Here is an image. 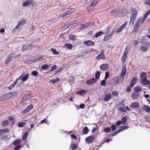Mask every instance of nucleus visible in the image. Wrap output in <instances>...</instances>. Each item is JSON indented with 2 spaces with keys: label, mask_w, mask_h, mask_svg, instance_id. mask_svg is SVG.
<instances>
[{
  "label": "nucleus",
  "mask_w": 150,
  "mask_h": 150,
  "mask_svg": "<svg viewBox=\"0 0 150 150\" xmlns=\"http://www.w3.org/2000/svg\"><path fill=\"white\" fill-rule=\"evenodd\" d=\"M17 93L16 92H13L12 93H7L6 95L8 97V99L13 98V97L16 95Z\"/></svg>",
  "instance_id": "obj_21"
},
{
  "label": "nucleus",
  "mask_w": 150,
  "mask_h": 150,
  "mask_svg": "<svg viewBox=\"0 0 150 150\" xmlns=\"http://www.w3.org/2000/svg\"><path fill=\"white\" fill-rule=\"evenodd\" d=\"M131 15L130 17L129 24L133 25L134 20L135 19L137 15V11L135 9L132 8L131 9Z\"/></svg>",
  "instance_id": "obj_2"
},
{
  "label": "nucleus",
  "mask_w": 150,
  "mask_h": 150,
  "mask_svg": "<svg viewBox=\"0 0 150 150\" xmlns=\"http://www.w3.org/2000/svg\"><path fill=\"white\" fill-rule=\"evenodd\" d=\"M9 124V121L8 120H6L3 121L1 125L2 127H4L6 126H7Z\"/></svg>",
  "instance_id": "obj_36"
},
{
  "label": "nucleus",
  "mask_w": 150,
  "mask_h": 150,
  "mask_svg": "<svg viewBox=\"0 0 150 150\" xmlns=\"http://www.w3.org/2000/svg\"><path fill=\"white\" fill-rule=\"evenodd\" d=\"M110 135L109 134H108L106 137L104 138L103 139L104 142H107L110 141Z\"/></svg>",
  "instance_id": "obj_33"
},
{
  "label": "nucleus",
  "mask_w": 150,
  "mask_h": 150,
  "mask_svg": "<svg viewBox=\"0 0 150 150\" xmlns=\"http://www.w3.org/2000/svg\"><path fill=\"white\" fill-rule=\"evenodd\" d=\"M97 80L95 78H92L87 80L86 81V83L89 85H91L95 83L97 81Z\"/></svg>",
  "instance_id": "obj_10"
},
{
  "label": "nucleus",
  "mask_w": 150,
  "mask_h": 150,
  "mask_svg": "<svg viewBox=\"0 0 150 150\" xmlns=\"http://www.w3.org/2000/svg\"><path fill=\"white\" fill-rule=\"evenodd\" d=\"M137 81V78L135 77H133L130 82V86L131 87H133L136 84Z\"/></svg>",
  "instance_id": "obj_18"
},
{
  "label": "nucleus",
  "mask_w": 150,
  "mask_h": 150,
  "mask_svg": "<svg viewBox=\"0 0 150 150\" xmlns=\"http://www.w3.org/2000/svg\"><path fill=\"white\" fill-rule=\"evenodd\" d=\"M29 75L28 73L25 74V73H23L20 76L17 78L16 80L18 81L19 80H21L23 82L26 81L29 78Z\"/></svg>",
  "instance_id": "obj_3"
},
{
  "label": "nucleus",
  "mask_w": 150,
  "mask_h": 150,
  "mask_svg": "<svg viewBox=\"0 0 150 150\" xmlns=\"http://www.w3.org/2000/svg\"><path fill=\"white\" fill-rule=\"evenodd\" d=\"M75 11V10L74 8H72L71 10H69V11L67 12L66 13L67 15L71 14L73 13V12Z\"/></svg>",
  "instance_id": "obj_41"
},
{
  "label": "nucleus",
  "mask_w": 150,
  "mask_h": 150,
  "mask_svg": "<svg viewBox=\"0 0 150 150\" xmlns=\"http://www.w3.org/2000/svg\"><path fill=\"white\" fill-rule=\"evenodd\" d=\"M144 4L147 6H150V0L145 1L144 2Z\"/></svg>",
  "instance_id": "obj_63"
},
{
  "label": "nucleus",
  "mask_w": 150,
  "mask_h": 150,
  "mask_svg": "<svg viewBox=\"0 0 150 150\" xmlns=\"http://www.w3.org/2000/svg\"><path fill=\"white\" fill-rule=\"evenodd\" d=\"M28 133L27 132L25 133L22 136V139L23 140H26Z\"/></svg>",
  "instance_id": "obj_43"
},
{
  "label": "nucleus",
  "mask_w": 150,
  "mask_h": 150,
  "mask_svg": "<svg viewBox=\"0 0 150 150\" xmlns=\"http://www.w3.org/2000/svg\"><path fill=\"white\" fill-rule=\"evenodd\" d=\"M139 93H137L134 91L131 94V97L134 99H137L140 96Z\"/></svg>",
  "instance_id": "obj_11"
},
{
  "label": "nucleus",
  "mask_w": 150,
  "mask_h": 150,
  "mask_svg": "<svg viewBox=\"0 0 150 150\" xmlns=\"http://www.w3.org/2000/svg\"><path fill=\"white\" fill-rule=\"evenodd\" d=\"M71 147L73 150H76L77 149L76 145V144H71Z\"/></svg>",
  "instance_id": "obj_57"
},
{
  "label": "nucleus",
  "mask_w": 150,
  "mask_h": 150,
  "mask_svg": "<svg viewBox=\"0 0 150 150\" xmlns=\"http://www.w3.org/2000/svg\"><path fill=\"white\" fill-rule=\"evenodd\" d=\"M48 67V66L47 64H45L42 66L41 68L43 69H46Z\"/></svg>",
  "instance_id": "obj_62"
},
{
  "label": "nucleus",
  "mask_w": 150,
  "mask_h": 150,
  "mask_svg": "<svg viewBox=\"0 0 150 150\" xmlns=\"http://www.w3.org/2000/svg\"><path fill=\"white\" fill-rule=\"evenodd\" d=\"M121 128L119 129H122V131L124 130V129H127L128 128V127L127 126L125 125L121 126L120 127Z\"/></svg>",
  "instance_id": "obj_60"
},
{
  "label": "nucleus",
  "mask_w": 150,
  "mask_h": 150,
  "mask_svg": "<svg viewBox=\"0 0 150 150\" xmlns=\"http://www.w3.org/2000/svg\"><path fill=\"white\" fill-rule=\"evenodd\" d=\"M122 131V129H119L118 130H117L115 131V132L112 133V134H111V135L112 136H114L115 135L117 134L119 132Z\"/></svg>",
  "instance_id": "obj_51"
},
{
  "label": "nucleus",
  "mask_w": 150,
  "mask_h": 150,
  "mask_svg": "<svg viewBox=\"0 0 150 150\" xmlns=\"http://www.w3.org/2000/svg\"><path fill=\"white\" fill-rule=\"evenodd\" d=\"M102 34H103V33L101 31L97 33L95 35V37L97 38Z\"/></svg>",
  "instance_id": "obj_45"
},
{
  "label": "nucleus",
  "mask_w": 150,
  "mask_h": 150,
  "mask_svg": "<svg viewBox=\"0 0 150 150\" xmlns=\"http://www.w3.org/2000/svg\"><path fill=\"white\" fill-rule=\"evenodd\" d=\"M142 17H141L138 18L137 20L136 21L135 24L136 25H138L139 26L141 23V21L142 20Z\"/></svg>",
  "instance_id": "obj_39"
},
{
  "label": "nucleus",
  "mask_w": 150,
  "mask_h": 150,
  "mask_svg": "<svg viewBox=\"0 0 150 150\" xmlns=\"http://www.w3.org/2000/svg\"><path fill=\"white\" fill-rule=\"evenodd\" d=\"M17 82L18 81H17V80L16 79L15 81L14 82V83L13 84H12L8 87V88L9 89H11L13 88L16 84V83H17Z\"/></svg>",
  "instance_id": "obj_38"
},
{
  "label": "nucleus",
  "mask_w": 150,
  "mask_h": 150,
  "mask_svg": "<svg viewBox=\"0 0 150 150\" xmlns=\"http://www.w3.org/2000/svg\"><path fill=\"white\" fill-rule=\"evenodd\" d=\"M93 25V23L90 22H88L81 25V28H87L90 26Z\"/></svg>",
  "instance_id": "obj_14"
},
{
  "label": "nucleus",
  "mask_w": 150,
  "mask_h": 150,
  "mask_svg": "<svg viewBox=\"0 0 150 150\" xmlns=\"http://www.w3.org/2000/svg\"><path fill=\"white\" fill-rule=\"evenodd\" d=\"M117 109L122 112H126V110L122 107H118L117 108Z\"/></svg>",
  "instance_id": "obj_52"
},
{
  "label": "nucleus",
  "mask_w": 150,
  "mask_h": 150,
  "mask_svg": "<svg viewBox=\"0 0 150 150\" xmlns=\"http://www.w3.org/2000/svg\"><path fill=\"white\" fill-rule=\"evenodd\" d=\"M99 3V1L98 0H94L92 2L91 6L92 7H95Z\"/></svg>",
  "instance_id": "obj_29"
},
{
  "label": "nucleus",
  "mask_w": 150,
  "mask_h": 150,
  "mask_svg": "<svg viewBox=\"0 0 150 150\" xmlns=\"http://www.w3.org/2000/svg\"><path fill=\"white\" fill-rule=\"evenodd\" d=\"M142 88V87L140 86H137L134 88V91L137 93H139L141 91Z\"/></svg>",
  "instance_id": "obj_26"
},
{
  "label": "nucleus",
  "mask_w": 150,
  "mask_h": 150,
  "mask_svg": "<svg viewBox=\"0 0 150 150\" xmlns=\"http://www.w3.org/2000/svg\"><path fill=\"white\" fill-rule=\"evenodd\" d=\"M139 28V26L138 25H136L135 24V25L134 26V32H136L138 30Z\"/></svg>",
  "instance_id": "obj_49"
},
{
  "label": "nucleus",
  "mask_w": 150,
  "mask_h": 150,
  "mask_svg": "<svg viewBox=\"0 0 150 150\" xmlns=\"http://www.w3.org/2000/svg\"><path fill=\"white\" fill-rule=\"evenodd\" d=\"M100 74V71H97L96 73L95 76L96 79H98L99 78Z\"/></svg>",
  "instance_id": "obj_47"
},
{
  "label": "nucleus",
  "mask_w": 150,
  "mask_h": 150,
  "mask_svg": "<svg viewBox=\"0 0 150 150\" xmlns=\"http://www.w3.org/2000/svg\"><path fill=\"white\" fill-rule=\"evenodd\" d=\"M112 33L110 34H109L108 33L107 34L105 37L104 39V41L105 42L109 40L110 39L112 38Z\"/></svg>",
  "instance_id": "obj_19"
},
{
  "label": "nucleus",
  "mask_w": 150,
  "mask_h": 150,
  "mask_svg": "<svg viewBox=\"0 0 150 150\" xmlns=\"http://www.w3.org/2000/svg\"><path fill=\"white\" fill-rule=\"evenodd\" d=\"M143 109L146 112H150V108L147 105H144L143 107Z\"/></svg>",
  "instance_id": "obj_31"
},
{
  "label": "nucleus",
  "mask_w": 150,
  "mask_h": 150,
  "mask_svg": "<svg viewBox=\"0 0 150 150\" xmlns=\"http://www.w3.org/2000/svg\"><path fill=\"white\" fill-rule=\"evenodd\" d=\"M34 5L35 3L33 1L31 0H26L23 1V6L24 7L29 6H33Z\"/></svg>",
  "instance_id": "obj_4"
},
{
  "label": "nucleus",
  "mask_w": 150,
  "mask_h": 150,
  "mask_svg": "<svg viewBox=\"0 0 150 150\" xmlns=\"http://www.w3.org/2000/svg\"><path fill=\"white\" fill-rule=\"evenodd\" d=\"M130 107L134 108H137L139 107V103L137 102H134L131 104Z\"/></svg>",
  "instance_id": "obj_17"
},
{
  "label": "nucleus",
  "mask_w": 150,
  "mask_h": 150,
  "mask_svg": "<svg viewBox=\"0 0 150 150\" xmlns=\"http://www.w3.org/2000/svg\"><path fill=\"white\" fill-rule=\"evenodd\" d=\"M126 67L125 65H124L122 67L120 75V77L121 78H122L125 76L126 73Z\"/></svg>",
  "instance_id": "obj_15"
},
{
  "label": "nucleus",
  "mask_w": 150,
  "mask_h": 150,
  "mask_svg": "<svg viewBox=\"0 0 150 150\" xmlns=\"http://www.w3.org/2000/svg\"><path fill=\"white\" fill-rule=\"evenodd\" d=\"M123 29L124 28L121 26L119 28H118L116 30V32L117 33H120L121 32Z\"/></svg>",
  "instance_id": "obj_53"
},
{
  "label": "nucleus",
  "mask_w": 150,
  "mask_h": 150,
  "mask_svg": "<svg viewBox=\"0 0 150 150\" xmlns=\"http://www.w3.org/2000/svg\"><path fill=\"white\" fill-rule=\"evenodd\" d=\"M9 131V129H0V135L4 134L6 133H8Z\"/></svg>",
  "instance_id": "obj_27"
},
{
  "label": "nucleus",
  "mask_w": 150,
  "mask_h": 150,
  "mask_svg": "<svg viewBox=\"0 0 150 150\" xmlns=\"http://www.w3.org/2000/svg\"><path fill=\"white\" fill-rule=\"evenodd\" d=\"M33 107V105L32 104L30 105L27 108L24 110L22 112V113L24 114L28 112Z\"/></svg>",
  "instance_id": "obj_13"
},
{
  "label": "nucleus",
  "mask_w": 150,
  "mask_h": 150,
  "mask_svg": "<svg viewBox=\"0 0 150 150\" xmlns=\"http://www.w3.org/2000/svg\"><path fill=\"white\" fill-rule=\"evenodd\" d=\"M16 57V56H15L14 53H12L10 54L6 59L5 62V63L6 64L8 63L10 61H12Z\"/></svg>",
  "instance_id": "obj_5"
},
{
  "label": "nucleus",
  "mask_w": 150,
  "mask_h": 150,
  "mask_svg": "<svg viewBox=\"0 0 150 150\" xmlns=\"http://www.w3.org/2000/svg\"><path fill=\"white\" fill-rule=\"evenodd\" d=\"M74 77L73 76H70L69 78V82L70 84H72L74 83Z\"/></svg>",
  "instance_id": "obj_32"
},
{
  "label": "nucleus",
  "mask_w": 150,
  "mask_h": 150,
  "mask_svg": "<svg viewBox=\"0 0 150 150\" xmlns=\"http://www.w3.org/2000/svg\"><path fill=\"white\" fill-rule=\"evenodd\" d=\"M28 120H25L23 122H19L18 123V127H23L27 123Z\"/></svg>",
  "instance_id": "obj_24"
},
{
  "label": "nucleus",
  "mask_w": 150,
  "mask_h": 150,
  "mask_svg": "<svg viewBox=\"0 0 150 150\" xmlns=\"http://www.w3.org/2000/svg\"><path fill=\"white\" fill-rule=\"evenodd\" d=\"M149 45L146 43L145 44H143L140 47L141 51L143 52L147 51Z\"/></svg>",
  "instance_id": "obj_8"
},
{
  "label": "nucleus",
  "mask_w": 150,
  "mask_h": 150,
  "mask_svg": "<svg viewBox=\"0 0 150 150\" xmlns=\"http://www.w3.org/2000/svg\"><path fill=\"white\" fill-rule=\"evenodd\" d=\"M8 97L6 95V93L5 94L2 96L0 98V101H4L7 100L8 99Z\"/></svg>",
  "instance_id": "obj_25"
},
{
  "label": "nucleus",
  "mask_w": 150,
  "mask_h": 150,
  "mask_svg": "<svg viewBox=\"0 0 150 150\" xmlns=\"http://www.w3.org/2000/svg\"><path fill=\"white\" fill-rule=\"evenodd\" d=\"M110 130L111 129L110 127H107L104 129V131L106 133H108L110 132Z\"/></svg>",
  "instance_id": "obj_55"
},
{
  "label": "nucleus",
  "mask_w": 150,
  "mask_h": 150,
  "mask_svg": "<svg viewBox=\"0 0 150 150\" xmlns=\"http://www.w3.org/2000/svg\"><path fill=\"white\" fill-rule=\"evenodd\" d=\"M76 22L77 21L76 20H73L69 22L68 24V25L69 26H68V27H67V28H68V27H69V26H70L71 25L73 24L76 23Z\"/></svg>",
  "instance_id": "obj_42"
},
{
  "label": "nucleus",
  "mask_w": 150,
  "mask_h": 150,
  "mask_svg": "<svg viewBox=\"0 0 150 150\" xmlns=\"http://www.w3.org/2000/svg\"><path fill=\"white\" fill-rule=\"evenodd\" d=\"M65 46L69 49H71L72 47V45L71 44L69 43L65 44Z\"/></svg>",
  "instance_id": "obj_48"
},
{
  "label": "nucleus",
  "mask_w": 150,
  "mask_h": 150,
  "mask_svg": "<svg viewBox=\"0 0 150 150\" xmlns=\"http://www.w3.org/2000/svg\"><path fill=\"white\" fill-rule=\"evenodd\" d=\"M108 68V65L107 64H102L100 66V68L103 71L107 70Z\"/></svg>",
  "instance_id": "obj_28"
},
{
  "label": "nucleus",
  "mask_w": 150,
  "mask_h": 150,
  "mask_svg": "<svg viewBox=\"0 0 150 150\" xmlns=\"http://www.w3.org/2000/svg\"><path fill=\"white\" fill-rule=\"evenodd\" d=\"M150 14V9L147 11L145 14L142 21V23H143L145 20L147 16Z\"/></svg>",
  "instance_id": "obj_23"
},
{
  "label": "nucleus",
  "mask_w": 150,
  "mask_h": 150,
  "mask_svg": "<svg viewBox=\"0 0 150 150\" xmlns=\"http://www.w3.org/2000/svg\"><path fill=\"white\" fill-rule=\"evenodd\" d=\"M142 84L144 85H149V88H150V81L149 80H147Z\"/></svg>",
  "instance_id": "obj_44"
},
{
  "label": "nucleus",
  "mask_w": 150,
  "mask_h": 150,
  "mask_svg": "<svg viewBox=\"0 0 150 150\" xmlns=\"http://www.w3.org/2000/svg\"><path fill=\"white\" fill-rule=\"evenodd\" d=\"M89 131L87 127H84L83 130V132L84 134H87Z\"/></svg>",
  "instance_id": "obj_37"
},
{
  "label": "nucleus",
  "mask_w": 150,
  "mask_h": 150,
  "mask_svg": "<svg viewBox=\"0 0 150 150\" xmlns=\"http://www.w3.org/2000/svg\"><path fill=\"white\" fill-rule=\"evenodd\" d=\"M86 93V91L84 90H81L77 92V94L82 96L84 94H85Z\"/></svg>",
  "instance_id": "obj_35"
},
{
  "label": "nucleus",
  "mask_w": 150,
  "mask_h": 150,
  "mask_svg": "<svg viewBox=\"0 0 150 150\" xmlns=\"http://www.w3.org/2000/svg\"><path fill=\"white\" fill-rule=\"evenodd\" d=\"M122 123H125L127 121V117H124L122 118Z\"/></svg>",
  "instance_id": "obj_50"
},
{
  "label": "nucleus",
  "mask_w": 150,
  "mask_h": 150,
  "mask_svg": "<svg viewBox=\"0 0 150 150\" xmlns=\"http://www.w3.org/2000/svg\"><path fill=\"white\" fill-rule=\"evenodd\" d=\"M32 74L35 76H36L38 75V73L36 71H34L32 72Z\"/></svg>",
  "instance_id": "obj_64"
},
{
  "label": "nucleus",
  "mask_w": 150,
  "mask_h": 150,
  "mask_svg": "<svg viewBox=\"0 0 150 150\" xmlns=\"http://www.w3.org/2000/svg\"><path fill=\"white\" fill-rule=\"evenodd\" d=\"M69 39L73 41H74L75 40V37L73 35H71L69 36Z\"/></svg>",
  "instance_id": "obj_54"
},
{
  "label": "nucleus",
  "mask_w": 150,
  "mask_h": 150,
  "mask_svg": "<svg viewBox=\"0 0 150 150\" xmlns=\"http://www.w3.org/2000/svg\"><path fill=\"white\" fill-rule=\"evenodd\" d=\"M26 21L25 20H23L20 21L18 23L17 25L15 27V29H18L20 26L23 25L25 23Z\"/></svg>",
  "instance_id": "obj_20"
},
{
  "label": "nucleus",
  "mask_w": 150,
  "mask_h": 150,
  "mask_svg": "<svg viewBox=\"0 0 150 150\" xmlns=\"http://www.w3.org/2000/svg\"><path fill=\"white\" fill-rule=\"evenodd\" d=\"M63 69V68L62 67H60L59 68H58L56 71L55 72V74H56L59 72L62 69Z\"/></svg>",
  "instance_id": "obj_56"
},
{
  "label": "nucleus",
  "mask_w": 150,
  "mask_h": 150,
  "mask_svg": "<svg viewBox=\"0 0 150 150\" xmlns=\"http://www.w3.org/2000/svg\"><path fill=\"white\" fill-rule=\"evenodd\" d=\"M109 73L108 71H107L105 73V79H106L109 77Z\"/></svg>",
  "instance_id": "obj_61"
},
{
  "label": "nucleus",
  "mask_w": 150,
  "mask_h": 150,
  "mask_svg": "<svg viewBox=\"0 0 150 150\" xmlns=\"http://www.w3.org/2000/svg\"><path fill=\"white\" fill-rule=\"evenodd\" d=\"M140 76L142 79L140 81V83L142 84L143 83L147 80L146 75L145 72H141L140 74Z\"/></svg>",
  "instance_id": "obj_6"
},
{
  "label": "nucleus",
  "mask_w": 150,
  "mask_h": 150,
  "mask_svg": "<svg viewBox=\"0 0 150 150\" xmlns=\"http://www.w3.org/2000/svg\"><path fill=\"white\" fill-rule=\"evenodd\" d=\"M84 43L87 46H92L94 44V42L91 40L85 41L84 42Z\"/></svg>",
  "instance_id": "obj_22"
},
{
  "label": "nucleus",
  "mask_w": 150,
  "mask_h": 150,
  "mask_svg": "<svg viewBox=\"0 0 150 150\" xmlns=\"http://www.w3.org/2000/svg\"><path fill=\"white\" fill-rule=\"evenodd\" d=\"M105 79H104L101 81L100 82V84L102 86H105V85L106 81Z\"/></svg>",
  "instance_id": "obj_58"
},
{
  "label": "nucleus",
  "mask_w": 150,
  "mask_h": 150,
  "mask_svg": "<svg viewBox=\"0 0 150 150\" xmlns=\"http://www.w3.org/2000/svg\"><path fill=\"white\" fill-rule=\"evenodd\" d=\"M59 79L58 78H57L54 79H52L50 81L51 83L52 84H54L59 81Z\"/></svg>",
  "instance_id": "obj_40"
},
{
  "label": "nucleus",
  "mask_w": 150,
  "mask_h": 150,
  "mask_svg": "<svg viewBox=\"0 0 150 150\" xmlns=\"http://www.w3.org/2000/svg\"><path fill=\"white\" fill-rule=\"evenodd\" d=\"M94 137L93 136H90L87 137L86 139V140L88 143L92 142L94 140Z\"/></svg>",
  "instance_id": "obj_16"
},
{
  "label": "nucleus",
  "mask_w": 150,
  "mask_h": 150,
  "mask_svg": "<svg viewBox=\"0 0 150 150\" xmlns=\"http://www.w3.org/2000/svg\"><path fill=\"white\" fill-rule=\"evenodd\" d=\"M57 68V66L55 65H54L51 67L50 71H53L56 69Z\"/></svg>",
  "instance_id": "obj_59"
},
{
  "label": "nucleus",
  "mask_w": 150,
  "mask_h": 150,
  "mask_svg": "<svg viewBox=\"0 0 150 150\" xmlns=\"http://www.w3.org/2000/svg\"><path fill=\"white\" fill-rule=\"evenodd\" d=\"M30 45H24L23 47L22 50L23 51L28 50L30 48Z\"/></svg>",
  "instance_id": "obj_34"
},
{
  "label": "nucleus",
  "mask_w": 150,
  "mask_h": 150,
  "mask_svg": "<svg viewBox=\"0 0 150 150\" xmlns=\"http://www.w3.org/2000/svg\"><path fill=\"white\" fill-rule=\"evenodd\" d=\"M111 98V95L109 93H107L105 95L103 98V100L105 102L108 101Z\"/></svg>",
  "instance_id": "obj_12"
},
{
  "label": "nucleus",
  "mask_w": 150,
  "mask_h": 150,
  "mask_svg": "<svg viewBox=\"0 0 150 150\" xmlns=\"http://www.w3.org/2000/svg\"><path fill=\"white\" fill-rule=\"evenodd\" d=\"M51 50L54 54L58 55L59 53L58 52L56 51L55 49L52 48L51 49Z\"/></svg>",
  "instance_id": "obj_46"
},
{
  "label": "nucleus",
  "mask_w": 150,
  "mask_h": 150,
  "mask_svg": "<svg viewBox=\"0 0 150 150\" xmlns=\"http://www.w3.org/2000/svg\"><path fill=\"white\" fill-rule=\"evenodd\" d=\"M21 139H19L18 140H16L14 142L13 144L16 146H18L19 144H20L21 143Z\"/></svg>",
  "instance_id": "obj_30"
},
{
  "label": "nucleus",
  "mask_w": 150,
  "mask_h": 150,
  "mask_svg": "<svg viewBox=\"0 0 150 150\" xmlns=\"http://www.w3.org/2000/svg\"><path fill=\"white\" fill-rule=\"evenodd\" d=\"M96 59L98 60H100V59H105V57L103 53V50H101L100 54L96 57Z\"/></svg>",
  "instance_id": "obj_9"
},
{
  "label": "nucleus",
  "mask_w": 150,
  "mask_h": 150,
  "mask_svg": "<svg viewBox=\"0 0 150 150\" xmlns=\"http://www.w3.org/2000/svg\"><path fill=\"white\" fill-rule=\"evenodd\" d=\"M128 52V50L127 49V47H126L122 56L121 59L122 61V62H124L125 61V60L127 58V55Z\"/></svg>",
  "instance_id": "obj_7"
},
{
  "label": "nucleus",
  "mask_w": 150,
  "mask_h": 150,
  "mask_svg": "<svg viewBox=\"0 0 150 150\" xmlns=\"http://www.w3.org/2000/svg\"><path fill=\"white\" fill-rule=\"evenodd\" d=\"M112 16L120 17L125 15L128 13V11L125 8L116 9L111 11Z\"/></svg>",
  "instance_id": "obj_1"
}]
</instances>
